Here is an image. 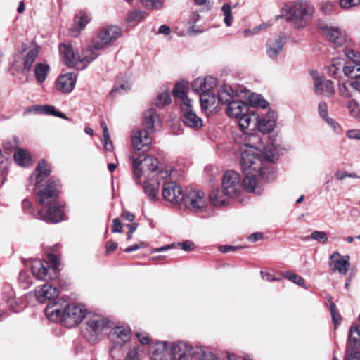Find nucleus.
Wrapping results in <instances>:
<instances>
[{
  "label": "nucleus",
  "mask_w": 360,
  "mask_h": 360,
  "mask_svg": "<svg viewBox=\"0 0 360 360\" xmlns=\"http://www.w3.org/2000/svg\"><path fill=\"white\" fill-rule=\"evenodd\" d=\"M50 172V166L44 160H41L34 173L30 176L29 181L30 184H33L37 191V200L43 207L39 211V218L48 222L58 223L62 221L63 217V210L56 202L60 183L58 180L50 179L46 185L41 184Z\"/></svg>",
  "instance_id": "obj_1"
},
{
  "label": "nucleus",
  "mask_w": 360,
  "mask_h": 360,
  "mask_svg": "<svg viewBox=\"0 0 360 360\" xmlns=\"http://www.w3.org/2000/svg\"><path fill=\"white\" fill-rule=\"evenodd\" d=\"M262 147V142L258 135L245 132L243 143L240 146L241 168L243 172L250 170L259 173L262 179L270 181L274 179V173L263 161Z\"/></svg>",
  "instance_id": "obj_2"
},
{
  "label": "nucleus",
  "mask_w": 360,
  "mask_h": 360,
  "mask_svg": "<svg viewBox=\"0 0 360 360\" xmlns=\"http://www.w3.org/2000/svg\"><path fill=\"white\" fill-rule=\"evenodd\" d=\"M131 161L134 178L136 184L141 183L143 177L148 180L167 179L170 173L167 170L158 171L159 162L158 159L150 155L133 153L130 157Z\"/></svg>",
  "instance_id": "obj_3"
},
{
  "label": "nucleus",
  "mask_w": 360,
  "mask_h": 360,
  "mask_svg": "<svg viewBox=\"0 0 360 360\" xmlns=\"http://www.w3.org/2000/svg\"><path fill=\"white\" fill-rule=\"evenodd\" d=\"M218 84L217 78L207 76L205 78L198 77L191 84L194 91L200 95V105L202 110L214 106L217 102V96L214 92Z\"/></svg>",
  "instance_id": "obj_4"
},
{
  "label": "nucleus",
  "mask_w": 360,
  "mask_h": 360,
  "mask_svg": "<svg viewBox=\"0 0 360 360\" xmlns=\"http://www.w3.org/2000/svg\"><path fill=\"white\" fill-rule=\"evenodd\" d=\"M48 259L51 266L47 262L41 259H34L31 264L32 275L42 281L53 280L57 278L59 271V259L54 254H49Z\"/></svg>",
  "instance_id": "obj_5"
},
{
  "label": "nucleus",
  "mask_w": 360,
  "mask_h": 360,
  "mask_svg": "<svg viewBox=\"0 0 360 360\" xmlns=\"http://www.w3.org/2000/svg\"><path fill=\"white\" fill-rule=\"evenodd\" d=\"M288 20L297 27H304L310 23L314 14V8L307 1H297L288 12Z\"/></svg>",
  "instance_id": "obj_6"
},
{
  "label": "nucleus",
  "mask_w": 360,
  "mask_h": 360,
  "mask_svg": "<svg viewBox=\"0 0 360 360\" xmlns=\"http://www.w3.org/2000/svg\"><path fill=\"white\" fill-rule=\"evenodd\" d=\"M226 111L228 116L238 120L241 131H245L250 126L252 122L251 114L249 112L248 105L245 102L234 100L229 103Z\"/></svg>",
  "instance_id": "obj_7"
},
{
  "label": "nucleus",
  "mask_w": 360,
  "mask_h": 360,
  "mask_svg": "<svg viewBox=\"0 0 360 360\" xmlns=\"http://www.w3.org/2000/svg\"><path fill=\"white\" fill-rule=\"evenodd\" d=\"M318 27L323 37L334 46L340 47L345 43V34L338 26L328 22L320 21Z\"/></svg>",
  "instance_id": "obj_8"
},
{
  "label": "nucleus",
  "mask_w": 360,
  "mask_h": 360,
  "mask_svg": "<svg viewBox=\"0 0 360 360\" xmlns=\"http://www.w3.org/2000/svg\"><path fill=\"white\" fill-rule=\"evenodd\" d=\"M86 314V309L82 304H70L67 301V307L63 316V325L72 327L79 323Z\"/></svg>",
  "instance_id": "obj_9"
},
{
  "label": "nucleus",
  "mask_w": 360,
  "mask_h": 360,
  "mask_svg": "<svg viewBox=\"0 0 360 360\" xmlns=\"http://www.w3.org/2000/svg\"><path fill=\"white\" fill-rule=\"evenodd\" d=\"M222 188L227 197H236L241 190L240 177L238 172L229 170L225 172L222 179Z\"/></svg>",
  "instance_id": "obj_10"
},
{
  "label": "nucleus",
  "mask_w": 360,
  "mask_h": 360,
  "mask_svg": "<svg viewBox=\"0 0 360 360\" xmlns=\"http://www.w3.org/2000/svg\"><path fill=\"white\" fill-rule=\"evenodd\" d=\"M198 348L184 342L170 344L171 360H192L193 357L198 359Z\"/></svg>",
  "instance_id": "obj_11"
},
{
  "label": "nucleus",
  "mask_w": 360,
  "mask_h": 360,
  "mask_svg": "<svg viewBox=\"0 0 360 360\" xmlns=\"http://www.w3.org/2000/svg\"><path fill=\"white\" fill-rule=\"evenodd\" d=\"M151 134L143 129H134L132 131L131 144L134 150L133 153H139V151H142V153H144L149 150L152 143Z\"/></svg>",
  "instance_id": "obj_12"
},
{
  "label": "nucleus",
  "mask_w": 360,
  "mask_h": 360,
  "mask_svg": "<svg viewBox=\"0 0 360 360\" xmlns=\"http://www.w3.org/2000/svg\"><path fill=\"white\" fill-rule=\"evenodd\" d=\"M120 34V29L117 26H109L103 29L94 39V48L104 49L116 41Z\"/></svg>",
  "instance_id": "obj_13"
},
{
  "label": "nucleus",
  "mask_w": 360,
  "mask_h": 360,
  "mask_svg": "<svg viewBox=\"0 0 360 360\" xmlns=\"http://www.w3.org/2000/svg\"><path fill=\"white\" fill-rule=\"evenodd\" d=\"M181 203L188 210L198 212L205 205V193L201 191L190 189L184 195Z\"/></svg>",
  "instance_id": "obj_14"
},
{
  "label": "nucleus",
  "mask_w": 360,
  "mask_h": 360,
  "mask_svg": "<svg viewBox=\"0 0 360 360\" xmlns=\"http://www.w3.org/2000/svg\"><path fill=\"white\" fill-rule=\"evenodd\" d=\"M65 307H67V300L59 298L49 303L45 309V314L51 321L60 322L63 324Z\"/></svg>",
  "instance_id": "obj_15"
},
{
  "label": "nucleus",
  "mask_w": 360,
  "mask_h": 360,
  "mask_svg": "<svg viewBox=\"0 0 360 360\" xmlns=\"http://www.w3.org/2000/svg\"><path fill=\"white\" fill-rule=\"evenodd\" d=\"M108 324L109 321L106 318L94 314L87 317L86 330L93 338H96L108 327Z\"/></svg>",
  "instance_id": "obj_16"
},
{
  "label": "nucleus",
  "mask_w": 360,
  "mask_h": 360,
  "mask_svg": "<svg viewBox=\"0 0 360 360\" xmlns=\"http://www.w3.org/2000/svg\"><path fill=\"white\" fill-rule=\"evenodd\" d=\"M344 53L348 61L347 65L343 67V72L347 77L354 79L355 75L360 73V53L345 49Z\"/></svg>",
  "instance_id": "obj_17"
},
{
  "label": "nucleus",
  "mask_w": 360,
  "mask_h": 360,
  "mask_svg": "<svg viewBox=\"0 0 360 360\" xmlns=\"http://www.w3.org/2000/svg\"><path fill=\"white\" fill-rule=\"evenodd\" d=\"M162 193L164 199L172 204H181L184 200L181 188L174 182L165 184Z\"/></svg>",
  "instance_id": "obj_18"
},
{
  "label": "nucleus",
  "mask_w": 360,
  "mask_h": 360,
  "mask_svg": "<svg viewBox=\"0 0 360 360\" xmlns=\"http://www.w3.org/2000/svg\"><path fill=\"white\" fill-rule=\"evenodd\" d=\"M181 110L183 112V122L188 127L198 129L202 126V120L193 110V103L190 104L183 103Z\"/></svg>",
  "instance_id": "obj_19"
},
{
  "label": "nucleus",
  "mask_w": 360,
  "mask_h": 360,
  "mask_svg": "<svg viewBox=\"0 0 360 360\" xmlns=\"http://www.w3.org/2000/svg\"><path fill=\"white\" fill-rule=\"evenodd\" d=\"M349 256H342L338 252H333L329 259V266L333 271L346 274L350 266Z\"/></svg>",
  "instance_id": "obj_20"
},
{
  "label": "nucleus",
  "mask_w": 360,
  "mask_h": 360,
  "mask_svg": "<svg viewBox=\"0 0 360 360\" xmlns=\"http://www.w3.org/2000/svg\"><path fill=\"white\" fill-rule=\"evenodd\" d=\"M311 75L314 79V90L316 94H327L328 96L333 95L335 89L332 81H324L323 77L315 71H313Z\"/></svg>",
  "instance_id": "obj_21"
},
{
  "label": "nucleus",
  "mask_w": 360,
  "mask_h": 360,
  "mask_svg": "<svg viewBox=\"0 0 360 360\" xmlns=\"http://www.w3.org/2000/svg\"><path fill=\"white\" fill-rule=\"evenodd\" d=\"M285 41L283 37L277 36L269 39L266 43V56L271 60H277L283 49Z\"/></svg>",
  "instance_id": "obj_22"
},
{
  "label": "nucleus",
  "mask_w": 360,
  "mask_h": 360,
  "mask_svg": "<svg viewBox=\"0 0 360 360\" xmlns=\"http://www.w3.org/2000/svg\"><path fill=\"white\" fill-rule=\"evenodd\" d=\"M60 53L63 62L69 67H76L79 69V55L75 53L73 47L70 44H60Z\"/></svg>",
  "instance_id": "obj_23"
},
{
  "label": "nucleus",
  "mask_w": 360,
  "mask_h": 360,
  "mask_svg": "<svg viewBox=\"0 0 360 360\" xmlns=\"http://www.w3.org/2000/svg\"><path fill=\"white\" fill-rule=\"evenodd\" d=\"M77 82V75L74 72H68L60 75L56 81L57 89L63 93H70L75 88Z\"/></svg>",
  "instance_id": "obj_24"
},
{
  "label": "nucleus",
  "mask_w": 360,
  "mask_h": 360,
  "mask_svg": "<svg viewBox=\"0 0 360 360\" xmlns=\"http://www.w3.org/2000/svg\"><path fill=\"white\" fill-rule=\"evenodd\" d=\"M276 121V115L274 111H269L263 116L257 118V127L259 131L268 134L273 131Z\"/></svg>",
  "instance_id": "obj_25"
},
{
  "label": "nucleus",
  "mask_w": 360,
  "mask_h": 360,
  "mask_svg": "<svg viewBox=\"0 0 360 360\" xmlns=\"http://www.w3.org/2000/svg\"><path fill=\"white\" fill-rule=\"evenodd\" d=\"M245 174L243 181V186L245 191L253 193L256 195H260L263 189L257 184V176L259 173H256L254 171L248 170L243 172Z\"/></svg>",
  "instance_id": "obj_26"
},
{
  "label": "nucleus",
  "mask_w": 360,
  "mask_h": 360,
  "mask_svg": "<svg viewBox=\"0 0 360 360\" xmlns=\"http://www.w3.org/2000/svg\"><path fill=\"white\" fill-rule=\"evenodd\" d=\"M170 356V344L166 342H158L150 348L151 360H169Z\"/></svg>",
  "instance_id": "obj_27"
},
{
  "label": "nucleus",
  "mask_w": 360,
  "mask_h": 360,
  "mask_svg": "<svg viewBox=\"0 0 360 360\" xmlns=\"http://www.w3.org/2000/svg\"><path fill=\"white\" fill-rule=\"evenodd\" d=\"M131 329L128 326H117L110 333V338L115 344L122 346L130 340Z\"/></svg>",
  "instance_id": "obj_28"
},
{
  "label": "nucleus",
  "mask_w": 360,
  "mask_h": 360,
  "mask_svg": "<svg viewBox=\"0 0 360 360\" xmlns=\"http://www.w3.org/2000/svg\"><path fill=\"white\" fill-rule=\"evenodd\" d=\"M58 295V290L49 284H45L35 290L36 298L40 303L54 299Z\"/></svg>",
  "instance_id": "obj_29"
},
{
  "label": "nucleus",
  "mask_w": 360,
  "mask_h": 360,
  "mask_svg": "<svg viewBox=\"0 0 360 360\" xmlns=\"http://www.w3.org/2000/svg\"><path fill=\"white\" fill-rule=\"evenodd\" d=\"M187 85L181 82L176 84L172 90L173 96L179 103L180 108H181L183 103L190 104L193 103L187 96Z\"/></svg>",
  "instance_id": "obj_30"
},
{
  "label": "nucleus",
  "mask_w": 360,
  "mask_h": 360,
  "mask_svg": "<svg viewBox=\"0 0 360 360\" xmlns=\"http://www.w3.org/2000/svg\"><path fill=\"white\" fill-rule=\"evenodd\" d=\"M102 49L94 48V41L91 46L84 49L79 55V69L85 68L92 60L99 55V51Z\"/></svg>",
  "instance_id": "obj_31"
},
{
  "label": "nucleus",
  "mask_w": 360,
  "mask_h": 360,
  "mask_svg": "<svg viewBox=\"0 0 360 360\" xmlns=\"http://www.w3.org/2000/svg\"><path fill=\"white\" fill-rule=\"evenodd\" d=\"M34 111V112H43L46 115H52L56 117L66 119L65 115L62 112L56 110L53 105H34L25 110V114Z\"/></svg>",
  "instance_id": "obj_32"
},
{
  "label": "nucleus",
  "mask_w": 360,
  "mask_h": 360,
  "mask_svg": "<svg viewBox=\"0 0 360 360\" xmlns=\"http://www.w3.org/2000/svg\"><path fill=\"white\" fill-rule=\"evenodd\" d=\"M233 90L231 86L227 84L222 85L218 91V96L217 100L221 104L229 105V103L233 101Z\"/></svg>",
  "instance_id": "obj_33"
},
{
  "label": "nucleus",
  "mask_w": 360,
  "mask_h": 360,
  "mask_svg": "<svg viewBox=\"0 0 360 360\" xmlns=\"http://www.w3.org/2000/svg\"><path fill=\"white\" fill-rule=\"evenodd\" d=\"M157 118L156 112L154 109L150 108L146 110L143 114V129L153 133L154 131V123Z\"/></svg>",
  "instance_id": "obj_34"
},
{
  "label": "nucleus",
  "mask_w": 360,
  "mask_h": 360,
  "mask_svg": "<svg viewBox=\"0 0 360 360\" xmlns=\"http://www.w3.org/2000/svg\"><path fill=\"white\" fill-rule=\"evenodd\" d=\"M228 198L224 195L223 190L217 188L212 191L210 194V200L214 206H223L228 203Z\"/></svg>",
  "instance_id": "obj_35"
},
{
  "label": "nucleus",
  "mask_w": 360,
  "mask_h": 360,
  "mask_svg": "<svg viewBox=\"0 0 360 360\" xmlns=\"http://www.w3.org/2000/svg\"><path fill=\"white\" fill-rule=\"evenodd\" d=\"M39 49L35 46L29 50L23 58L22 72L30 71L32 67L33 63L38 56Z\"/></svg>",
  "instance_id": "obj_36"
},
{
  "label": "nucleus",
  "mask_w": 360,
  "mask_h": 360,
  "mask_svg": "<svg viewBox=\"0 0 360 360\" xmlns=\"http://www.w3.org/2000/svg\"><path fill=\"white\" fill-rule=\"evenodd\" d=\"M262 157H263V161L266 160L269 162L276 161L278 157L277 148L274 145L265 147L262 144Z\"/></svg>",
  "instance_id": "obj_37"
},
{
  "label": "nucleus",
  "mask_w": 360,
  "mask_h": 360,
  "mask_svg": "<svg viewBox=\"0 0 360 360\" xmlns=\"http://www.w3.org/2000/svg\"><path fill=\"white\" fill-rule=\"evenodd\" d=\"M146 180L143 185L144 191L149 199L155 200L158 198L159 192V180L157 181L155 179V181H157L156 183H150L149 180Z\"/></svg>",
  "instance_id": "obj_38"
},
{
  "label": "nucleus",
  "mask_w": 360,
  "mask_h": 360,
  "mask_svg": "<svg viewBox=\"0 0 360 360\" xmlns=\"http://www.w3.org/2000/svg\"><path fill=\"white\" fill-rule=\"evenodd\" d=\"M4 295L6 304L10 309L14 312H18V309H15L17 302L15 300V293L10 285H6L4 288Z\"/></svg>",
  "instance_id": "obj_39"
},
{
  "label": "nucleus",
  "mask_w": 360,
  "mask_h": 360,
  "mask_svg": "<svg viewBox=\"0 0 360 360\" xmlns=\"http://www.w3.org/2000/svg\"><path fill=\"white\" fill-rule=\"evenodd\" d=\"M14 159L16 163L20 166H28L30 164V156L29 153L24 149L20 148L15 152Z\"/></svg>",
  "instance_id": "obj_40"
},
{
  "label": "nucleus",
  "mask_w": 360,
  "mask_h": 360,
  "mask_svg": "<svg viewBox=\"0 0 360 360\" xmlns=\"http://www.w3.org/2000/svg\"><path fill=\"white\" fill-rule=\"evenodd\" d=\"M49 66L43 63H37L34 68V75L38 82L42 83L46 80Z\"/></svg>",
  "instance_id": "obj_41"
},
{
  "label": "nucleus",
  "mask_w": 360,
  "mask_h": 360,
  "mask_svg": "<svg viewBox=\"0 0 360 360\" xmlns=\"http://www.w3.org/2000/svg\"><path fill=\"white\" fill-rule=\"evenodd\" d=\"M145 17V12L139 10H135L129 12L126 20L129 24L137 25L143 20Z\"/></svg>",
  "instance_id": "obj_42"
},
{
  "label": "nucleus",
  "mask_w": 360,
  "mask_h": 360,
  "mask_svg": "<svg viewBox=\"0 0 360 360\" xmlns=\"http://www.w3.org/2000/svg\"><path fill=\"white\" fill-rule=\"evenodd\" d=\"M347 108L351 117L360 120V103L355 99H349L347 101Z\"/></svg>",
  "instance_id": "obj_43"
},
{
  "label": "nucleus",
  "mask_w": 360,
  "mask_h": 360,
  "mask_svg": "<svg viewBox=\"0 0 360 360\" xmlns=\"http://www.w3.org/2000/svg\"><path fill=\"white\" fill-rule=\"evenodd\" d=\"M249 101L251 105L266 109L269 107V103L259 94H252L249 96Z\"/></svg>",
  "instance_id": "obj_44"
},
{
  "label": "nucleus",
  "mask_w": 360,
  "mask_h": 360,
  "mask_svg": "<svg viewBox=\"0 0 360 360\" xmlns=\"http://www.w3.org/2000/svg\"><path fill=\"white\" fill-rule=\"evenodd\" d=\"M131 84L129 81H117L115 88L111 91L110 94L113 96L117 93L124 94L130 90Z\"/></svg>",
  "instance_id": "obj_45"
},
{
  "label": "nucleus",
  "mask_w": 360,
  "mask_h": 360,
  "mask_svg": "<svg viewBox=\"0 0 360 360\" xmlns=\"http://www.w3.org/2000/svg\"><path fill=\"white\" fill-rule=\"evenodd\" d=\"M197 352L198 360H219L217 355L207 347H200Z\"/></svg>",
  "instance_id": "obj_46"
},
{
  "label": "nucleus",
  "mask_w": 360,
  "mask_h": 360,
  "mask_svg": "<svg viewBox=\"0 0 360 360\" xmlns=\"http://www.w3.org/2000/svg\"><path fill=\"white\" fill-rule=\"evenodd\" d=\"M348 341L353 344L354 347L360 346V326L351 328Z\"/></svg>",
  "instance_id": "obj_47"
},
{
  "label": "nucleus",
  "mask_w": 360,
  "mask_h": 360,
  "mask_svg": "<svg viewBox=\"0 0 360 360\" xmlns=\"http://www.w3.org/2000/svg\"><path fill=\"white\" fill-rule=\"evenodd\" d=\"M302 238L305 240L311 238L323 244H325L328 241V236L326 233L324 231H314L311 233V236H307Z\"/></svg>",
  "instance_id": "obj_48"
},
{
  "label": "nucleus",
  "mask_w": 360,
  "mask_h": 360,
  "mask_svg": "<svg viewBox=\"0 0 360 360\" xmlns=\"http://www.w3.org/2000/svg\"><path fill=\"white\" fill-rule=\"evenodd\" d=\"M221 11L224 15V22L228 27L232 25L233 15L231 6L228 4H224L222 6Z\"/></svg>",
  "instance_id": "obj_49"
},
{
  "label": "nucleus",
  "mask_w": 360,
  "mask_h": 360,
  "mask_svg": "<svg viewBox=\"0 0 360 360\" xmlns=\"http://www.w3.org/2000/svg\"><path fill=\"white\" fill-rule=\"evenodd\" d=\"M172 101L170 95L168 91H165L160 93L155 101V105L158 107H164L169 104Z\"/></svg>",
  "instance_id": "obj_50"
},
{
  "label": "nucleus",
  "mask_w": 360,
  "mask_h": 360,
  "mask_svg": "<svg viewBox=\"0 0 360 360\" xmlns=\"http://www.w3.org/2000/svg\"><path fill=\"white\" fill-rule=\"evenodd\" d=\"M143 6L148 9L158 10L162 7V0H141Z\"/></svg>",
  "instance_id": "obj_51"
},
{
  "label": "nucleus",
  "mask_w": 360,
  "mask_h": 360,
  "mask_svg": "<svg viewBox=\"0 0 360 360\" xmlns=\"http://www.w3.org/2000/svg\"><path fill=\"white\" fill-rule=\"evenodd\" d=\"M283 275L292 283L300 286H304V281L300 276L290 271L285 272Z\"/></svg>",
  "instance_id": "obj_52"
},
{
  "label": "nucleus",
  "mask_w": 360,
  "mask_h": 360,
  "mask_svg": "<svg viewBox=\"0 0 360 360\" xmlns=\"http://www.w3.org/2000/svg\"><path fill=\"white\" fill-rule=\"evenodd\" d=\"M140 346L134 345L127 352L124 360H139Z\"/></svg>",
  "instance_id": "obj_53"
},
{
  "label": "nucleus",
  "mask_w": 360,
  "mask_h": 360,
  "mask_svg": "<svg viewBox=\"0 0 360 360\" xmlns=\"http://www.w3.org/2000/svg\"><path fill=\"white\" fill-rule=\"evenodd\" d=\"M345 360H360V351L347 349L345 352Z\"/></svg>",
  "instance_id": "obj_54"
},
{
  "label": "nucleus",
  "mask_w": 360,
  "mask_h": 360,
  "mask_svg": "<svg viewBox=\"0 0 360 360\" xmlns=\"http://www.w3.org/2000/svg\"><path fill=\"white\" fill-rule=\"evenodd\" d=\"M328 307H329V310H330V314H331L333 321L334 324L336 326L337 324H338V322L340 319V315L339 314V313L338 311H336V310H335V304L334 302H330Z\"/></svg>",
  "instance_id": "obj_55"
},
{
  "label": "nucleus",
  "mask_w": 360,
  "mask_h": 360,
  "mask_svg": "<svg viewBox=\"0 0 360 360\" xmlns=\"http://www.w3.org/2000/svg\"><path fill=\"white\" fill-rule=\"evenodd\" d=\"M89 20V18L84 13L75 18V22L77 24L80 30L84 29Z\"/></svg>",
  "instance_id": "obj_56"
},
{
  "label": "nucleus",
  "mask_w": 360,
  "mask_h": 360,
  "mask_svg": "<svg viewBox=\"0 0 360 360\" xmlns=\"http://www.w3.org/2000/svg\"><path fill=\"white\" fill-rule=\"evenodd\" d=\"M334 4L330 1H323L321 4V10L325 15H330L334 9Z\"/></svg>",
  "instance_id": "obj_57"
},
{
  "label": "nucleus",
  "mask_w": 360,
  "mask_h": 360,
  "mask_svg": "<svg viewBox=\"0 0 360 360\" xmlns=\"http://www.w3.org/2000/svg\"><path fill=\"white\" fill-rule=\"evenodd\" d=\"M360 4V0H340L341 8L347 9L356 6Z\"/></svg>",
  "instance_id": "obj_58"
},
{
  "label": "nucleus",
  "mask_w": 360,
  "mask_h": 360,
  "mask_svg": "<svg viewBox=\"0 0 360 360\" xmlns=\"http://www.w3.org/2000/svg\"><path fill=\"white\" fill-rule=\"evenodd\" d=\"M136 336L139 339V342L143 345H147L150 341L148 334L145 332H136Z\"/></svg>",
  "instance_id": "obj_59"
},
{
  "label": "nucleus",
  "mask_w": 360,
  "mask_h": 360,
  "mask_svg": "<svg viewBox=\"0 0 360 360\" xmlns=\"http://www.w3.org/2000/svg\"><path fill=\"white\" fill-rule=\"evenodd\" d=\"M122 346L115 343V345L110 349V354L113 359H117L120 356V349Z\"/></svg>",
  "instance_id": "obj_60"
},
{
  "label": "nucleus",
  "mask_w": 360,
  "mask_h": 360,
  "mask_svg": "<svg viewBox=\"0 0 360 360\" xmlns=\"http://www.w3.org/2000/svg\"><path fill=\"white\" fill-rule=\"evenodd\" d=\"M348 84L353 89L360 92V72L355 75V78L349 81Z\"/></svg>",
  "instance_id": "obj_61"
},
{
  "label": "nucleus",
  "mask_w": 360,
  "mask_h": 360,
  "mask_svg": "<svg viewBox=\"0 0 360 360\" xmlns=\"http://www.w3.org/2000/svg\"><path fill=\"white\" fill-rule=\"evenodd\" d=\"M319 113L320 116L323 119L328 116V106L326 103L321 102L318 106Z\"/></svg>",
  "instance_id": "obj_62"
},
{
  "label": "nucleus",
  "mask_w": 360,
  "mask_h": 360,
  "mask_svg": "<svg viewBox=\"0 0 360 360\" xmlns=\"http://www.w3.org/2000/svg\"><path fill=\"white\" fill-rule=\"evenodd\" d=\"M117 248V243L110 240L107 242L105 245V254L109 255L112 251H114Z\"/></svg>",
  "instance_id": "obj_63"
},
{
  "label": "nucleus",
  "mask_w": 360,
  "mask_h": 360,
  "mask_svg": "<svg viewBox=\"0 0 360 360\" xmlns=\"http://www.w3.org/2000/svg\"><path fill=\"white\" fill-rule=\"evenodd\" d=\"M347 136L350 139L360 140V129L349 130L347 132Z\"/></svg>",
  "instance_id": "obj_64"
}]
</instances>
